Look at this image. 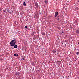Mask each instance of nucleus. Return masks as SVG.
<instances>
[{
    "label": "nucleus",
    "instance_id": "f257e3e1",
    "mask_svg": "<svg viewBox=\"0 0 79 79\" xmlns=\"http://www.w3.org/2000/svg\"><path fill=\"white\" fill-rule=\"evenodd\" d=\"M16 40H12L10 43V46L14 47L15 45H16Z\"/></svg>",
    "mask_w": 79,
    "mask_h": 79
},
{
    "label": "nucleus",
    "instance_id": "f03ea898",
    "mask_svg": "<svg viewBox=\"0 0 79 79\" xmlns=\"http://www.w3.org/2000/svg\"><path fill=\"white\" fill-rule=\"evenodd\" d=\"M58 12H56L55 13V17H56V16H58Z\"/></svg>",
    "mask_w": 79,
    "mask_h": 79
},
{
    "label": "nucleus",
    "instance_id": "7ed1b4c3",
    "mask_svg": "<svg viewBox=\"0 0 79 79\" xmlns=\"http://www.w3.org/2000/svg\"><path fill=\"white\" fill-rule=\"evenodd\" d=\"M35 5L36 8H38L39 6V5H38V4L37 3H35Z\"/></svg>",
    "mask_w": 79,
    "mask_h": 79
},
{
    "label": "nucleus",
    "instance_id": "20e7f679",
    "mask_svg": "<svg viewBox=\"0 0 79 79\" xmlns=\"http://www.w3.org/2000/svg\"><path fill=\"white\" fill-rule=\"evenodd\" d=\"M7 11L9 13H10V14H11V13H12V12H13V11H12V10H8Z\"/></svg>",
    "mask_w": 79,
    "mask_h": 79
},
{
    "label": "nucleus",
    "instance_id": "39448f33",
    "mask_svg": "<svg viewBox=\"0 0 79 79\" xmlns=\"http://www.w3.org/2000/svg\"><path fill=\"white\" fill-rule=\"evenodd\" d=\"M76 33L77 34L79 33V30L78 29H77L76 31Z\"/></svg>",
    "mask_w": 79,
    "mask_h": 79
},
{
    "label": "nucleus",
    "instance_id": "423d86ee",
    "mask_svg": "<svg viewBox=\"0 0 79 79\" xmlns=\"http://www.w3.org/2000/svg\"><path fill=\"white\" fill-rule=\"evenodd\" d=\"M18 48V46L17 45H15L14 46V48Z\"/></svg>",
    "mask_w": 79,
    "mask_h": 79
},
{
    "label": "nucleus",
    "instance_id": "0eeeda50",
    "mask_svg": "<svg viewBox=\"0 0 79 79\" xmlns=\"http://www.w3.org/2000/svg\"><path fill=\"white\" fill-rule=\"evenodd\" d=\"M16 75L17 76H19V73H16Z\"/></svg>",
    "mask_w": 79,
    "mask_h": 79
},
{
    "label": "nucleus",
    "instance_id": "6e6552de",
    "mask_svg": "<svg viewBox=\"0 0 79 79\" xmlns=\"http://www.w3.org/2000/svg\"><path fill=\"white\" fill-rule=\"evenodd\" d=\"M23 4L24 6H26V2H23Z\"/></svg>",
    "mask_w": 79,
    "mask_h": 79
},
{
    "label": "nucleus",
    "instance_id": "1a4fd4ad",
    "mask_svg": "<svg viewBox=\"0 0 79 79\" xmlns=\"http://www.w3.org/2000/svg\"><path fill=\"white\" fill-rule=\"evenodd\" d=\"M79 52H76V55H79Z\"/></svg>",
    "mask_w": 79,
    "mask_h": 79
},
{
    "label": "nucleus",
    "instance_id": "9d476101",
    "mask_svg": "<svg viewBox=\"0 0 79 79\" xmlns=\"http://www.w3.org/2000/svg\"><path fill=\"white\" fill-rule=\"evenodd\" d=\"M52 52H53V53H55V52H56V51L55 50H53L52 51Z\"/></svg>",
    "mask_w": 79,
    "mask_h": 79
},
{
    "label": "nucleus",
    "instance_id": "9b49d317",
    "mask_svg": "<svg viewBox=\"0 0 79 79\" xmlns=\"http://www.w3.org/2000/svg\"><path fill=\"white\" fill-rule=\"evenodd\" d=\"M25 29H28L27 26H25Z\"/></svg>",
    "mask_w": 79,
    "mask_h": 79
},
{
    "label": "nucleus",
    "instance_id": "f8f14e48",
    "mask_svg": "<svg viewBox=\"0 0 79 79\" xmlns=\"http://www.w3.org/2000/svg\"><path fill=\"white\" fill-rule=\"evenodd\" d=\"M42 35H45V33H42Z\"/></svg>",
    "mask_w": 79,
    "mask_h": 79
},
{
    "label": "nucleus",
    "instance_id": "ddd939ff",
    "mask_svg": "<svg viewBox=\"0 0 79 79\" xmlns=\"http://www.w3.org/2000/svg\"><path fill=\"white\" fill-rule=\"evenodd\" d=\"M14 56H16V54H14Z\"/></svg>",
    "mask_w": 79,
    "mask_h": 79
},
{
    "label": "nucleus",
    "instance_id": "4468645a",
    "mask_svg": "<svg viewBox=\"0 0 79 79\" xmlns=\"http://www.w3.org/2000/svg\"><path fill=\"white\" fill-rule=\"evenodd\" d=\"M16 55L17 56H18V54H17Z\"/></svg>",
    "mask_w": 79,
    "mask_h": 79
},
{
    "label": "nucleus",
    "instance_id": "2eb2a0df",
    "mask_svg": "<svg viewBox=\"0 0 79 79\" xmlns=\"http://www.w3.org/2000/svg\"><path fill=\"white\" fill-rule=\"evenodd\" d=\"M57 20H59V18H58Z\"/></svg>",
    "mask_w": 79,
    "mask_h": 79
},
{
    "label": "nucleus",
    "instance_id": "dca6fc26",
    "mask_svg": "<svg viewBox=\"0 0 79 79\" xmlns=\"http://www.w3.org/2000/svg\"><path fill=\"white\" fill-rule=\"evenodd\" d=\"M78 45H79V41L78 42Z\"/></svg>",
    "mask_w": 79,
    "mask_h": 79
},
{
    "label": "nucleus",
    "instance_id": "f3484780",
    "mask_svg": "<svg viewBox=\"0 0 79 79\" xmlns=\"http://www.w3.org/2000/svg\"><path fill=\"white\" fill-rule=\"evenodd\" d=\"M1 11V9H0V11Z\"/></svg>",
    "mask_w": 79,
    "mask_h": 79
},
{
    "label": "nucleus",
    "instance_id": "a211bd4d",
    "mask_svg": "<svg viewBox=\"0 0 79 79\" xmlns=\"http://www.w3.org/2000/svg\"><path fill=\"white\" fill-rule=\"evenodd\" d=\"M45 2L46 3L47 2V1H46Z\"/></svg>",
    "mask_w": 79,
    "mask_h": 79
},
{
    "label": "nucleus",
    "instance_id": "6ab92c4d",
    "mask_svg": "<svg viewBox=\"0 0 79 79\" xmlns=\"http://www.w3.org/2000/svg\"><path fill=\"white\" fill-rule=\"evenodd\" d=\"M78 2H79V1H78Z\"/></svg>",
    "mask_w": 79,
    "mask_h": 79
}]
</instances>
